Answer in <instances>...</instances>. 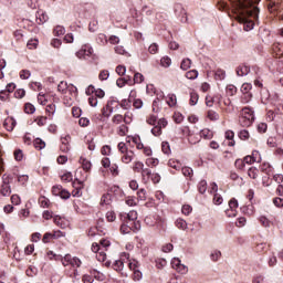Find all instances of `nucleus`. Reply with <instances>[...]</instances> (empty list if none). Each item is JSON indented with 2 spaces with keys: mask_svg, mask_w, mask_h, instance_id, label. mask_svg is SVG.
I'll return each instance as SVG.
<instances>
[{
  "mask_svg": "<svg viewBox=\"0 0 283 283\" xmlns=\"http://www.w3.org/2000/svg\"><path fill=\"white\" fill-rule=\"evenodd\" d=\"M125 203H126L128 207H136V205H138V200L136 199V197L128 196V197H126V199H125Z\"/></svg>",
  "mask_w": 283,
  "mask_h": 283,
  "instance_id": "473e14b6",
  "label": "nucleus"
},
{
  "mask_svg": "<svg viewBox=\"0 0 283 283\" xmlns=\"http://www.w3.org/2000/svg\"><path fill=\"white\" fill-rule=\"evenodd\" d=\"M61 262L63 264V266H72L73 269H78L81 268V259L76 258V256H72L70 254H66L65 256H63L61 259Z\"/></svg>",
  "mask_w": 283,
  "mask_h": 283,
  "instance_id": "39448f33",
  "label": "nucleus"
},
{
  "mask_svg": "<svg viewBox=\"0 0 283 283\" xmlns=\"http://www.w3.org/2000/svg\"><path fill=\"white\" fill-rule=\"evenodd\" d=\"M133 169L137 174H142V171L145 169V164H143L142 161H135Z\"/></svg>",
  "mask_w": 283,
  "mask_h": 283,
  "instance_id": "ea45409f",
  "label": "nucleus"
},
{
  "mask_svg": "<svg viewBox=\"0 0 283 283\" xmlns=\"http://www.w3.org/2000/svg\"><path fill=\"white\" fill-rule=\"evenodd\" d=\"M0 193H1L2 196H10V193H12V190H11V188H10V184H3V185L1 186Z\"/></svg>",
  "mask_w": 283,
  "mask_h": 283,
  "instance_id": "2f4dec72",
  "label": "nucleus"
},
{
  "mask_svg": "<svg viewBox=\"0 0 283 283\" xmlns=\"http://www.w3.org/2000/svg\"><path fill=\"white\" fill-rule=\"evenodd\" d=\"M177 229H180L181 231H187V221L184 219H177L175 222Z\"/></svg>",
  "mask_w": 283,
  "mask_h": 283,
  "instance_id": "7c9ffc66",
  "label": "nucleus"
},
{
  "mask_svg": "<svg viewBox=\"0 0 283 283\" xmlns=\"http://www.w3.org/2000/svg\"><path fill=\"white\" fill-rule=\"evenodd\" d=\"M24 112L25 114H34V112H36V108L31 103H27L24 105Z\"/></svg>",
  "mask_w": 283,
  "mask_h": 283,
  "instance_id": "09e8293b",
  "label": "nucleus"
},
{
  "mask_svg": "<svg viewBox=\"0 0 283 283\" xmlns=\"http://www.w3.org/2000/svg\"><path fill=\"white\" fill-rule=\"evenodd\" d=\"M224 136L227 140H230L228 147H235V139H233L235 138V133H233V130H227Z\"/></svg>",
  "mask_w": 283,
  "mask_h": 283,
  "instance_id": "6ab92c4d",
  "label": "nucleus"
},
{
  "mask_svg": "<svg viewBox=\"0 0 283 283\" xmlns=\"http://www.w3.org/2000/svg\"><path fill=\"white\" fill-rule=\"evenodd\" d=\"M3 127L7 132H12L17 127V120L13 117H7L3 122Z\"/></svg>",
  "mask_w": 283,
  "mask_h": 283,
  "instance_id": "dca6fc26",
  "label": "nucleus"
},
{
  "mask_svg": "<svg viewBox=\"0 0 283 283\" xmlns=\"http://www.w3.org/2000/svg\"><path fill=\"white\" fill-rule=\"evenodd\" d=\"M33 145L39 151H41V149H45V142L41 138H35Z\"/></svg>",
  "mask_w": 283,
  "mask_h": 283,
  "instance_id": "c756f323",
  "label": "nucleus"
},
{
  "mask_svg": "<svg viewBox=\"0 0 283 283\" xmlns=\"http://www.w3.org/2000/svg\"><path fill=\"white\" fill-rule=\"evenodd\" d=\"M69 85L67 82H60V84L57 85V92H61V94H65L69 90Z\"/></svg>",
  "mask_w": 283,
  "mask_h": 283,
  "instance_id": "58836bf2",
  "label": "nucleus"
},
{
  "mask_svg": "<svg viewBox=\"0 0 283 283\" xmlns=\"http://www.w3.org/2000/svg\"><path fill=\"white\" fill-rule=\"evenodd\" d=\"M96 260L98 262H105L107 260V253H105V250H99L96 254Z\"/></svg>",
  "mask_w": 283,
  "mask_h": 283,
  "instance_id": "c9c22d12",
  "label": "nucleus"
},
{
  "mask_svg": "<svg viewBox=\"0 0 283 283\" xmlns=\"http://www.w3.org/2000/svg\"><path fill=\"white\" fill-rule=\"evenodd\" d=\"M151 174H153L151 169H149V168H144L142 170V177L144 180H149L151 178Z\"/></svg>",
  "mask_w": 283,
  "mask_h": 283,
  "instance_id": "a18cd8bd",
  "label": "nucleus"
},
{
  "mask_svg": "<svg viewBox=\"0 0 283 283\" xmlns=\"http://www.w3.org/2000/svg\"><path fill=\"white\" fill-rule=\"evenodd\" d=\"M112 193H105L102 196L101 198V205L103 206H107V205H112Z\"/></svg>",
  "mask_w": 283,
  "mask_h": 283,
  "instance_id": "cd10ccee",
  "label": "nucleus"
},
{
  "mask_svg": "<svg viewBox=\"0 0 283 283\" xmlns=\"http://www.w3.org/2000/svg\"><path fill=\"white\" fill-rule=\"evenodd\" d=\"M53 222L56 224V227H60V229H67V227H70V222L60 216H55Z\"/></svg>",
  "mask_w": 283,
  "mask_h": 283,
  "instance_id": "ddd939ff",
  "label": "nucleus"
},
{
  "mask_svg": "<svg viewBox=\"0 0 283 283\" xmlns=\"http://www.w3.org/2000/svg\"><path fill=\"white\" fill-rule=\"evenodd\" d=\"M39 202H40V207H43V209H48V207H50V199L45 197H40Z\"/></svg>",
  "mask_w": 283,
  "mask_h": 283,
  "instance_id": "8fccbe9b",
  "label": "nucleus"
},
{
  "mask_svg": "<svg viewBox=\"0 0 283 283\" xmlns=\"http://www.w3.org/2000/svg\"><path fill=\"white\" fill-rule=\"evenodd\" d=\"M166 103L169 105V107H176L178 104V98L176 97V94H168L166 96Z\"/></svg>",
  "mask_w": 283,
  "mask_h": 283,
  "instance_id": "4be33fe9",
  "label": "nucleus"
},
{
  "mask_svg": "<svg viewBox=\"0 0 283 283\" xmlns=\"http://www.w3.org/2000/svg\"><path fill=\"white\" fill-rule=\"evenodd\" d=\"M273 52L276 54V56L282 57L283 56V43L276 42L272 45Z\"/></svg>",
  "mask_w": 283,
  "mask_h": 283,
  "instance_id": "412c9836",
  "label": "nucleus"
},
{
  "mask_svg": "<svg viewBox=\"0 0 283 283\" xmlns=\"http://www.w3.org/2000/svg\"><path fill=\"white\" fill-rule=\"evenodd\" d=\"M249 178H252V180H255L260 176V170L255 167H251L248 170Z\"/></svg>",
  "mask_w": 283,
  "mask_h": 283,
  "instance_id": "a878e982",
  "label": "nucleus"
},
{
  "mask_svg": "<svg viewBox=\"0 0 283 283\" xmlns=\"http://www.w3.org/2000/svg\"><path fill=\"white\" fill-rule=\"evenodd\" d=\"M76 182L78 186H76ZM83 180H78L76 179V181L73 182V187H74V190L72 191V196L74 198H81L82 193H81V189H83Z\"/></svg>",
  "mask_w": 283,
  "mask_h": 283,
  "instance_id": "2eb2a0df",
  "label": "nucleus"
},
{
  "mask_svg": "<svg viewBox=\"0 0 283 283\" xmlns=\"http://www.w3.org/2000/svg\"><path fill=\"white\" fill-rule=\"evenodd\" d=\"M145 81V76L142 73L134 74V83H143Z\"/></svg>",
  "mask_w": 283,
  "mask_h": 283,
  "instance_id": "774afa93",
  "label": "nucleus"
},
{
  "mask_svg": "<svg viewBox=\"0 0 283 283\" xmlns=\"http://www.w3.org/2000/svg\"><path fill=\"white\" fill-rule=\"evenodd\" d=\"M160 64L163 67H169L171 65V57L169 56H164L161 60H160Z\"/></svg>",
  "mask_w": 283,
  "mask_h": 283,
  "instance_id": "4d7b16f0",
  "label": "nucleus"
},
{
  "mask_svg": "<svg viewBox=\"0 0 283 283\" xmlns=\"http://www.w3.org/2000/svg\"><path fill=\"white\" fill-rule=\"evenodd\" d=\"M120 231L124 234L132 233V231L136 233V231H140V222L129 223V221H125V219H123Z\"/></svg>",
  "mask_w": 283,
  "mask_h": 283,
  "instance_id": "423d86ee",
  "label": "nucleus"
},
{
  "mask_svg": "<svg viewBox=\"0 0 283 283\" xmlns=\"http://www.w3.org/2000/svg\"><path fill=\"white\" fill-rule=\"evenodd\" d=\"M133 118H134V115L132 114V112H126L125 115L123 116V120L125 125H129Z\"/></svg>",
  "mask_w": 283,
  "mask_h": 283,
  "instance_id": "603ef678",
  "label": "nucleus"
},
{
  "mask_svg": "<svg viewBox=\"0 0 283 283\" xmlns=\"http://www.w3.org/2000/svg\"><path fill=\"white\" fill-rule=\"evenodd\" d=\"M260 0H234L232 1V12L234 19L243 24L245 32H251L255 28V21L260 9L258 8Z\"/></svg>",
  "mask_w": 283,
  "mask_h": 283,
  "instance_id": "f257e3e1",
  "label": "nucleus"
},
{
  "mask_svg": "<svg viewBox=\"0 0 283 283\" xmlns=\"http://www.w3.org/2000/svg\"><path fill=\"white\" fill-rule=\"evenodd\" d=\"M109 171L112 174V176L114 178H116L117 176L120 175V170L118 169V165L117 164H112L111 168H109Z\"/></svg>",
  "mask_w": 283,
  "mask_h": 283,
  "instance_id": "4c0bfd02",
  "label": "nucleus"
},
{
  "mask_svg": "<svg viewBox=\"0 0 283 283\" xmlns=\"http://www.w3.org/2000/svg\"><path fill=\"white\" fill-rule=\"evenodd\" d=\"M216 81H224L227 78V73L222 69H218L214 73Z\"/></svg>",
  "mask_w": 283,
  "mask_h": 283,
  "instance_id": "bb28decb",
  "label": "nucleus"
},
{
  "mask_svg": "<svg viewBox=\"0 0 283 283\" xmlns=\"http://www.w3.org/2000/svg\"><path fill=\"white\" fill-rule=\"evenodd\" d=\"M161 151H164V154H167V155L171 154V147L169 146V143L163 142Z\"/></svg>",
  "mask_w": 283,
  "mask_h": 283,
  "instance_id": "680f3d73",
  "label": "nucleus"
},
{
  "mask_svg": "<svg viewBox=\"0 0 283 283\" xmlns=\"http://www.w3.org/2000/svg\"><path fill=\"white\" fill-rule=\"evenodd\" d=\"M197 76H198L197 70H191L186 73V78H188L189 81H196Z\"/></svg>",
  "mask_w": 283,
  "mask_h": 283,
  "instance_id": "37998d69",
  "label": "nucleus"
},
{
  "mask_svg": "<svg viewBox=\"0 0 283 283\" xmlns=\"http://www.w3.org/2000/svg\"><path fill=\"white\" fill-rule=\"evenodd\" d=\"M124 220L126 222H129L130 224H136V222H140L138 221V212L136 210H130L126 217H124Z\"/></svg>",
  "mask_w": 283,
  "mask_h": 283,
  "instance_id": "f8f14e48",
  "label": "nucleus"
},
{
  "mask_svg": "<svg viewBox=\"0 0 283 283\" xmlns=\"http://www.w3.org/2000/svg\"><path fill=\"white\" fill-rule=\"evenodd\" d=\"M106 220H107V222H114L116 220V212L107 211L106 212Z\"/></svg>",
  "mask_w": 283,
  "mask_h": 283,
  "instance_id": "0e129e2a",
  "label": "nucleus"
},
{
  "mask_svg": "<svg viewBox=\"0 0 283 283\" xmlns=\"http://www.w3.org/2000/svg\"><path fill=\"white\" fill-rule=\"evenodd\" d=\"M113 269L114 271H117V273H122V277H127V273L123 272V269H125V263L123 262V260H116L113 263Z\"/></svg>",
  "mask_w": 283,
  "mask_h": 283,
  "instance_id": "4468645a",
  "label": "nucleus"
},
{
  "mask_svg": "<svg viewBox=\"0 0 283 283\" xmlns=\"http://www.w3.org/2000/svg\"><path fill=\"white\" fill-rule=\"evenodd\" d=\"M167 125H168V122L165 118H160L159 120H157V125H154V127L151 128L153 136H161L163 129H165Z\"/></svg>",
  "mask_w": 283,
  "mask_h": 283,
  "instance_id": "6e6552de",
  "label": "nucleus"
},
{
  "mask_svg": "<svg viewBox=\"0 0 283 283\" xmlns=\"http://www.w3.org/2000/svg\"><path fill=\"white\" fill-rule=\"evenodd\" d=\"M94 54V49L90 44H85L82 49L76 52L77 59H90Z\"/></svg>",
  "mask_w": 283,
  "mask_h": 283,
  "instance_id": "1a4fd4ad",
  "label": "nucleus"
},
{
  "mask_svg": "<svg viewBox=\"0 0 283 283\" xmlns=\"http://www.w3.org/2000/svg\"><path fill=\"white\" fill-rule=\"evenodd\" d=\"M253 85H251V83H243L241 86V92L242 94H251V90H252Z\"/></svg>",
  "mask_w": 283,
  "mask_h": 283,
  "instance_id": "c03bdc74",
  "label": "nucleus"
},
{
  "mask_svg": "<svg viewBox=\"0 0 283 283\" xmlns=\"http://www.w3.org/2000/svg\"><path fill=\"white\" fill-rule=\"evenodd\" d=\"M127 143H133L136 146V149L142 150L145 156H151L153 154L151 148L149 146H145L143 142H140L139 136L130 137Z\"/></svg>",
  "mask_w": 283,
  "mask_h": 283,
  "instance_id": "20e7f679",
  "label": "nucleus"
},
{
  "mask_svg": "<svg viewBox=\"0 0 283 283\" xmlns=\"http://www.w3.org/2000/svg\"><path fill=\"white\" fill-rule=\"evenodd\" d=\"M220 107L222 112H224L226 114H233L235 109L230 98H224Z\"/></svg>",
  "mask_w": 283,
  "mask_h": 283,
  "instance_id": "9b49d317",
  "label": "nucleus"
},
{
  "mask_svg": "<svg viewBox=\"0 0 283 283\" xmlns=\"http://www.w3.org/2000/svg\"><path fill=\"white\" fill-rule=\"evenodd\" d=\"M63 191V186L56 185L52 187V193L53 196H61V192Z\"/></svg>",
  "mask_w": 283,
  "mask_h": 283,
  "instance_id": "052dcab7",
  "label": "nucleus"
},
{
  "mask_svg": "<svg viewBox=\"0 0 283 283\" xmlns=\"http://www.w3.org/2000/svg\"><path fill=\"white\" fill-rule=\"evenodd\" d=\"M148 125H158V117L156 115H149L146 119Z\"/></svg>",
  "mask_w": 283,
  "mask_h": 283,
  "instance_id": "864d4df0",
  "label": "nucleus"
},
{
  "mask_svg": "<svg viewBox=\"0 0 283 283\" xmlns=\"http://www.w3.org/2000/svg\"><path fill=\"white\" fill-rule=\"evenodd\" d=\"M238 136L240 140H249V138H251V134H249V130L247 129L240 130Z\"/></svg>",
  "mask_w": 283,
  "mask_h": 283,
  "instance_id": "e433bc0d",
  "label": "nucleus"
},
{
  "mask_svg": "<svg viewBox=\"0 0 283 283\" xmlns=\"http://www.w3.org/2000/svg\"><path fill=\"white\" fill-rule=\"evenodd\" d=\"M46 114H49L50 117L54 116V114H56V105L55 104L46 105Z\"/></svg>",
  "mask_w": 283,
  "mask_h": 283,
  "instance_id": "a19ab883",
  "label": "nucleus"
},
{
  "mask_svg": "<svg viewBox=\"0 0 283 283\" xmlns=\"http://www.w3.org/2000/svg\"><path fill=\"white\" fill-rule=\"evenodd\" d=\"M244 163L245 165H253V163H258V157H252L251 155V156H245L243 161L242 159L235 160V165H244Z\"/></svg>",
  "mask_w": 283,
  "mask_h": 283,
  "instance_id": "f3484780",
  "label": "nucleus"
},
{
  "mask_svg": "<svg viewBox=\"0 0 283 283\" xmlns=\"http://www.w3.org/2000/svg\"><path fill=\"white\" fill-rule=\"evenodd\" d=\"M146 165H147V167H157L158 159L149 157L146 159Z\"/></svg>",
  "mask_w": 283,
  "mask_h": 283,
  "instance_id": "13d9d810",
  "label": "nucleus"
},
{
  "mask_svg": "<svg viewBox=\"0 0 283 283\" xmlns=\"http://www.w3.org/2000/svg\"><path fill=\"white\" fill-rule=\"evenodd\" d=\"M253 120H255V115L253 114V109L251 107L242 108L239 117V123L241 127H251V125H253Z\"/></svg>",
  "mask_w": 283,
  "mask_h": 283,
  "instance_id": "f03ea898",
  "label": "nucleus"
},
{
  "mask_svg": "<svg viewBox=\"0 0 283 283\" xmlns=\"http://www.w3.org/2000/svg\"><path fill=\"white\" fill-rule=\"evenodd\" d=\"M88 104L91 105V107H96L98 105V98L94 95H91L88 97Z\"/></svg>",
  "mask_w": 283,
  "mask_h": 283,
  "instance_id": "338daca9",
  "label": "nucleus"
},
{
  "mask_svg": "<svg viewBox=\"0 0 283 283\" xmlns=\"http://www.w3.org/2000/svg\"><path fill=\"white\" fill-rule=\"evenodd\" d=\"M207 118L212 122L220 120V114L213 109H209L207 112Z\"/></svg>",
  "mask_w": 283,
  "mask_h": 283,
  "instance_id": "393cba45",
  "label": "nucleus"
},
{
  "mask_svg": "<svg viewBox=\"0 0 283 283\" xmlns=\"http://www.w3.org/2000/svg\"><path fill=\"white\" fill-rule=\"evenodd\" d=\"M229 210L226 211L228 218H235V216H238V211H235V209H238V200L235 199H231L229 201Z\"/></svg>",
  "mask_w": 283,
  "mask_h": 283,
  "instance_id": "9d476101",
  "label": "nucleus"
},
{
  "mask_svg": "<svg viewBox=\"0 0 283 283\" xmlns=\"http://www.w3.org/2000/svg\"><path fill=\"white\" fill-rule=\"evenodd\" d=\"M200 137L205 138V140H211L213 138V132H211L209 128H203L200 132Z\"/></svg>",
  "mask_w": 283,
  "mask_h": 283,
  "instance_id": "5701e85b",
  "label": "nucleus"
},
{
  "mask_svg": "<svg viewBox=\"0 0 283 283\" xmlns=\"http://www.w3.org/2000/svg\"><path fill=\"white\" fill-rule=\"evenodd\" d=\"M62 182H72L73 176L72 172H65L64 175L61 176Z\"/></svg>",
  "mask_w": 283,
  "mask_h": 283,
  "instance_id": "bf43d9fd",
  "label": "nucleus"
},
{
  "mask_svg": "<svg viewBox=\"0 0 283 283\" xmlns=\"http://www.w3.org/2000/svg\"><path fill=\"white\" fill-rule=\"evenodd\" d=\"M198 191H199V193H206L207 192V180H201L198 184Z\"/></svg>",
  "mask_w": 283,
  "mask_h": 283,
  "instance_id": "de8ad7c7",
  "label": "nucleus"
},
{
  "mask_svg": "<svg viewBox=\"0 0 283 283\" xmlns=\"http://www.w3.org/2000/svg\"><path fill=\"white\" fill-rule=\"evenodd\" d=\"M251 72V67L242 64L237 67V76H247Z\"/></svg>",
  "mask_w": 283,
  "mask_h": 283,
  "instance_id": "aec40b11",
  "label": "nucleus"
},
{
  "mask_svg": "<svg viewBox=\"0 0 283 283\" xmlns=\"http://www.w3.org/2000/svg\"><path fill=\"white\" fill-rule=\"evenodd\" d=\"M129 132V127L127 125L123 124L117 128L118 136H127V133Z\"/></svg>",
  "mask_w": 283,
  "mask_h": 283,
  "instance_id": "f704fd0d",
  "label": "nucleus"
},
{
  "mask_svg": "<svg viewBox=\"0 0 283 283\" xmlns=\"http://www.w3.org/2000/svg\"><path fill=\"white\" fill-rule=\"evenodd\" d=\"M80 165H82L84 171H90V169H92V161H90L85 157L80 158Z\"/></svg>",
  "mask_w": 283,
  "mask_h": 283,
  "instance_id": "b1692460",
  "label": "nucleus"
},
{
  "mask_svg": "<svg viewBox=\"0 0 283 283\" xmlns=\"http://www.w3.org/2000/svg\"><path fill=\"white\" fill-rule=\"evenodd\" d=\"M117 149L120 154V160L124 165H129V163H132V160H134V150H129V148L127 147V144H125L124 142H120L117 145Z\"/></svg>",
  "mask_w": 283,
  "mask_h": 283,
  "instance_id": "7ed1b4c3",
  "label": "nucleus"
},
{
  "mask_svg": "<svg viewBox=\"0 0 283 283\" xmlns=\"http://www.w3.org/2000/svg\"><path fill=\"white\" fill-rule=\"evenodd\" d=\"M180 67L184 71L189 70V67H191V60L190 59L182 60Z\"/></svg>",
  "mask_w": 283,
  "mask_h": 283,
  "instance_id": "6e6d98bb",
  "label": "nucleus"
},
{
  "mask_svg": "<svg viewBox=\"0 0 283 283\" xmlns=\"http://www.w3.org/2000/svg\"><path fill=\"white\" fill-rule=\"evenodd\" d=\"M137 200H147V191L145 189H139L137 192Z\"/></svg>",
  "mask_w": 283,
  "mask_h": 283,
  "instance_id": "5fc2aeb1",
  "label": "nucleus"
},
{
  "mask_svg": "<svg viewBox=\"0 0 283 283\" xmlns=\"http://www.w3.org/2000/svg\"><path fill=\"white\" fill-rule=\"evenodd\" d=\"M112 123L114 125H120V123H124L123 115H120V114L114 115L112 118Z\"/></svg>",
  "mask_w": 283,
  "mask_h": 283,
  "instance_id": "3c124183",
  "label": "nucleus"
},
{
  "mask_svg": "<svg viewBox=\"0 0 283 283\" xmlns=\"http://www.w3.org/2000/svg\"><path fill=\"white\" fill-rule=\"evenodd\" d=\"M191 211H193V208L190 205H184L181 208V212L184 213V216H189Z\"/></svg>",
  "mask_w": 283,
  "mask_h": 283,
  "instance_id": "e2e57ef3",
  "label": "nucleus"
},
{
  "mask_svg": "<svg viewBox=\"0 0 283 283\" xmlns=\"http://www.w3.org/2000/svg\"><path fill=\"white\" fill-rule=\"evenodd\" d=\"M221 256H222V252H220V250H214L210 254V258H211L212 262H218V260H220Z\"/></svg>",
  "mask_w": 283,
  "mask_h": 283,
  "instance_id": "49530a36",
  "label": "nucleus"
},
{
  "mask_svg": "<svg viewBox=\"0 0 283 283\" xmlns=\"http://www.w3.org/2000/svg\"><path fill=\"white\" fill-rule=\"evenodd\" d=\"M114 101H111L107 103L106 107L103 108L102 114L103 116H105L106 118H109V116H112L113 112H114V107H112V105H114Z\"/></svg>",
  "mask_w": 283,
  "mask_h": 283,
  "instance_id": "a211bd4d",
  "label": "nucleus"
},
{
  "mask_svg": "<svg viewBox=\"0 0 283 283\" xmlns=\"http://www.w3.org/2000/svg\"><path fill=\"white\" fill-rule=\"evenodd\" d=\"M251 98H253V95L251 93H243L241 96V103L243 105H247V103H251Z\"/></svg>",
  "mask_w": 283,
  "mask_h": 283,
  "instance_id": "79ce46f5",
  "label": "nucleus"
},
{
  "mask_svg": "<svg viewBox=\"0 0 283 283\" xmlns=\"http://www.w3.org/2000/svg\"><path fill=\"white\" fill-rule=\"evenodd\" d=\"M53 34L55 36H63V34H65V27L63 25H56L53 30Z\"/></svg>",
  "mask_w": 283,
  "mask_h": 283,
  "instance_id": "72a5a7b5",
  "label": "nucleus"
},
{
  "mask_svg": "<svg viewBox=\"0 0 283 283\" xmlns=\"http://www.w3.org/2000/svg\"><path fill=\"white\" fill-rule=\"evenodd\" d=\"M198 93H190V105H198Z\"/></svg>",
  "mask_w": 283,
  "mask_h": 283,
  "instance_id": "69168bd1",
  "label": "nucleus"
},
{
  "mask_svg": "<svg viewBox=\"0 0 283 283\" xmlns=\"http://www.w3.org/2000/svg\"><path fill=\"white\" fill-rule=\"evenodd\" d=\"M91 275H92L93 277H95V280H97L98 282L105 281V274L101 273V272L97 271V270H92V271H91Z\"/></svg>",
  "mask_w": 283,
  "mask_h": 283,
  "instance_id": "c85d7f7f",
  "label": "nucleus"
},
{
  "mask_svg": "<svg viewBox=\"0 0 283 283\" xmlns=\"http://www.w3.org/2000/svg\"><path fill=\"white\" fill-rule=\"evenodd\" d=\"M171 266L175 271H177V273H180L181 275H187V273H189V268L182 264L178 258H174L171 260Z\"/></svg>",
  "mask_w": 283,
  "mask_h": 283,
  "instance_id": "0eeeda50",
  "label": "nucleus"
}]
</instances>
